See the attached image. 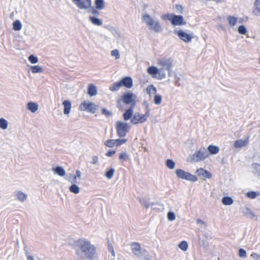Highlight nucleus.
Wrapping results in <instances>:
<instances>
[{
  "instance_id": "obj_1",
  "label": "nucleus",
  "mask_w": 260,
  "mask_h": 260,
  "mask_svg": "<svg viewBox=\"0 0 260 260\" xmlns=\"http://www.w3.org/2000/svg\"><path fill=\"white\" fill-rule=\"evenodd\" d=\"M72 1L79 9L89 12L93 15L98 14V10H102L105 8L104 0H94V7L92 6V0Z\"/></svg>"
},
{
  "instance_id": "obj_2",
  "label": "nucleus",
  "mask_w": 260,
  "mask_h": 260,
  "mask_svg": "<svg viewBox=\"0 0 260 260\" xmlns=\"http://www.w3.org/2000/svg\"><path fill=\"white\" fill-rule=\"evenodd\" d=\"M81 177V172L79 170H77L75 174H70L68 176L67 180L71 184L69 187L70 192L75 194L80 192L81 187L79 184H80Z\"/></svg>"
},
{
  "instance_id": "obj_3",
  "label": "nucleus",
  "mask_w": 260,
  "mask_h": 260,
  "mask_svg": "<svg viewBox=\"0 0 260 260\" xmlns=\"http://www.w3.org/2000/svg\"><path fill=\"white\" fill-rule=\"evenodd\" d=\"M73 248L81 258H91L95 253L93 245H74Z\"/></svg>"
},
{
  "instance_id": "obj_4",
  "label": "nucleus",
  "mask_w": 260,
  "mask_h": 260,
  "mask_svg": "<svg viewBox=\"0 0 260 260\" xmlns=\"http://www.w3.org/2000/svg\"><path fill=\"white\" fill-rule=\"evenodd\" d=\"M142 21L145 23L150 30L158 33L162 31L163 28L158 20L153 19L149 14H144L142 15Z\"/></svg>"
},
{
  "instance_id": "obj_5",
  "label": "nucleus",
  "mask_w": 260,
  "mask_h": 260,
  "mask_svg": "<svg viewBox=\"0 0 260 260\" xmlns=\"http://www.w3.org/2000/svg\"><path fill=\"white\" fill-rule=\"evenodd\" d=\"M161 18L164 20H168L170 21L174 26L184 25L186 24V21L182 15L168 13L162 15Z\"/></svg>"
},
{
  "instance_id": "obj_6",
  "label": "nucleus",
  "mask_w": 260,
  "mask_h": 260,
  "mask_svg": "<svg viewBox=\"0 0 260 260\" xmlns=\"http://www.w3.org/2000/svg\"><path fill=\"white\" fill-rule=\"evenodd\" d=\"M133 253L140 259L151 260L152 257L145 249L141 248V245H131Z\"/></svg>"
},
{
  "instance_id": "obj_7",
  "label": "nucleus",
  "mask_w": 260,
  "mask_h": 260,
  "mask_svg": "<svg viewBox=\"0 0 260 260\" xmlns=\"http://www.w3.org/2000/svg\"><path fill=\"white\" fill-rule=\"evenodd\" d=\"M79 108L82 112L94 114L97 111L99 107L95 103L89 100H85L81 103Z\"/></svg>"
},
{
  "instance_id": "obj_8",
  "label": "nucleus",
  "mask_w": 260,
  "mask_h": 260,
  "mask_svg": "<svg viewBox=\"0 0 260 260\" xmlns=\"http://www.w3.org/2000/svg\"><path fill=\"white\" fill-rule=\"evenodd\" d=\"M177 177L178 178L190 181L191 182H196L198 180V178L191 174L190 173L186 172L182 169H177L175 171Z\"/></svg>"
},
{
  "instance_id": "obj_9",
  "label": "nucleus",
  "mask_w": 260,
  "mask_h": 260,
  "mask_svg": "<svg viewBox=\"0 0 260 260\" xmlns=\"http://www.w3.org/2000/svg\"><path fill=\"white\" fill-rule=\"evenodd\" d=\"M116 128L117 135L120 138L125 137L128 132L129 126L128 123L118 121L116 122Z\"/></svg>"
},
{
  "instance_id": "obj_10",
  "label": "nucleus",
  "mask_w": 260,
  "mask_h": 260,
  "mask_svg": "<svg viewBox=\"0 0 260 260\" xmlns=\"http://www.w3.org/2000/svg\"><path fill=\"white\" fill-rule=\"evenodd\" d=\"M209 155V152L205 148H202L191 156V159L193 161L199 162L205 160Z\"/></svg>"
},
{
  "instance_id": "obj_11",
  "label": "nucleus",
  "mask_w": 260,
  "mask_h": 260,
  "mask_svg": "<svg viewBox=\"0 0 260 260\" xmlns=\"http://www.w3.org/2000/svg\"><path fill=\"white\" fill-rule=\"evenodd\" d=\"M133 85V81L132 78L131 77H125L121 78L119 81L115 82V90H118L122 86L127 88H131Z\"/></svg>"
},
{
  "instance_id": "obj_12",
  "label": "nucleus",
  "mask_w": 260,
  "mask_h": 260,
  "mask_svg": "<svg viewBox=\"0 0 260 260\" xmlns=\"http://www.w3.org/2000/svg\"><path fill=\"white\" fill-rule=\"evenodd\" d=\"M158 64L167 70L169 77L171 76V70L173 66V59L171 58L167 57L161 58L158 60Z\"/></svg>"
},
{
  "instance_id": "obj_13",
  "label": "nucleus",
  "mask_w": 260,
  "mask_h": 260,
  "mask_svg": "<svg viewBox=\"0 0 260 260\" xmlns=\"http://www.w3.org/2000/svg\"><path fill=\"white\" fill-rule=\"evenodd\" d=\"M15 200L18 203L23 204L26 202L28 199V195L26 191L18 189L14 193Z\"/></svg>"
},
{
  "instance_id": "obj_14",
  "label": "nucleus",
  "mask_w": 260,
  "mask_h": 260,
  "mask_svg": "<svg viewBox=\"0 0 260 260\" xmlns=\"http://www.w3.org/2000/svg\"><path fill=\"white\" fill-rule=\"evenodd\" d=\"M136 98L135 95L132 92H126L122 95L121 100L125 105H131V106L134 105V107H135Z\"/></svg>"
},
{
  "instance_id": "obj_15",
  "label": "nucleus",
  "mask_w": 260,
  "mask_h": 260,
  "mask_svg": "<svg viewBox=\"0 0 260 260\" xmlns=\"http://www.w3.org/2000/svg\"><path fill=\"white\" fill-rule=\"evenodd\" d=\"M174 34L178 36L179 38L185 43H189L191 41L193 37L191 34H187L182 30H174Z\"/></svg>"
},
{
  "instance_id": "obj_16",
  "label": "nucleus",
  "mask_w": 260,
  "mask_h": 260,
  "mask_svg": "<svg viewBox=\"0 0 260 260\" xmlns=\"http://www.w3.org/2000/svg\"><path fill=\"white\" fill-rule=\"evenodd\" d=\"M72 102L68 99L63 100L61 103L63 113L68 118L70 116L72 107Z\"/></svg>"
},
{
  "instance_id": "obj_17",
  "label": "nucleus",
  "mask_w": 260,
  "mask_h": 260,
  "mask_svg": "<svg viewBox=\"0 0 260 260\" xmlns=\"http://www.w3.org/2000/svg\"><path fill=\"white\" fill-rule=\"evenodd\" d=\"M27 71L31 74H41L44 72V69L42 66L39 64L27 65Z\"/></svg>"
},
{
  "instance_id": "obj_18",
  "label": "nucleus",
  "mask_w": 260,
  "mask_h": 260,
  "mask_svg": "<svg viewBox=\"0 0 260 260\" xmlns=\"http://www.w3.org/2000/svg\"><path fill=\"white\" fill-rule=\"evenodd\" d=\"M26 110L31 113H36L39 110V104L35 102H29L26 104Z\"/></svg>"
},
{
  "instance_id": "obj_19",
  "label": "nucleus",
  "mask_w": 260,
  "mask_h": 260,
  "mask_svg": "<svg viewBox=\"0 0 260 260\" xmlns=\"http://www.w3.org/2000/svg\"><path fill=\"white\" fill-rule=\"evenodd\" d=\"M131 122L133 124H137L139 123H143L145 122L142 114L139 113H135L132 118H131Z\"/></svg>"
},
{
  "instance_id": "obj_20",
  "label": "nucleus",
  "mask_w": 260,
  "mask_h": 260,
  "mask_svg": "<svg viewBox=\"0 0 260 260\" xmlns=\"http://www.w3.org/2000/svg\"><path fill=\"white\" fill-rule=\"evenodd\" d=\"M196 173L198 176H201L204 178L210 179L212 177V175L210 172L203 168H200L196 170Z\"/></svg>"
},
{
  "instance_id": "obj_21",
  "label": "nucleus",
  "mask_w": 260,
  "mask_h": 260,
  "mask_svg": "<svg viewBox=\"0 0 260 260\" xmlns=\"http://www.w3.org/2000/svg\"><path fill=\"white\" fill-rule=\"evenodd\" d=\"M52 171L55 174L60 177H64L66 175V171L64 168L61 166L53 167L52 168Z\"/></svg>"
},
{
  "instance_id": "obj_22",
  "label": "nucleus",
  "mask_w": 260,
  "mask_h": 260,
  "mask_svg": "<svg viewBox=\"0 0 260 260\" xmlns=\"http://www.w3.org/2000/svg\"><path fill=\"white\" fill-rule=\"evenodd\" d=\"M135 107L134 105H132L129 108L126 110L125 112L123 114V117L124 120L127 121L130 118H132L133 115V109Z\"/></svg>"
},
{
  "instance_id": "obj_23",
  "label": "nucleus",
  "mask_w": 260,
  "mask_h": 260,
  "mask_svg": "<svg viewBox=\"0 0 260 260\" xmlns=\"http://www.w3.org/2000/svg\"><path fill=\"white\" fill-rule=\"evenodd\" d=\"M87 94L90 97H92L97 95V87L92 84H90L88 87Z\"/></svg>"
},
{
  "instance_id": "obj_24",
  "label": "nucleus",
  "mask_w": 260,
  "mask_h": 260,
  "mask_svg": "<svg viewBox=\"0 0 260 260\" xmlns=\"http://www.w3.org/2000/svg\"><path fill=\"white\" fill-rule=\"evenodd\" d=\"M23 27L22 22L19 20H15L12 23V28L14 31H20Z\"/></svg>"
},
{
  "instance_id": "obj_25",
  "label": "nucleus",
  "mask_w": 260,
  "mask_h": 260,
  "mask_svg": "<svg viewBox=\"0 0 260 260\" xmlns=\"http://www.w3.org/2000/svg\"><path fill=\"white\" fill-rule=\"evenodd\" d=\"M147 72L149 75H151L153 77L157 78V75H158V72H159V70L158 68L154 66H151L147 69Z\"/></svg>"
},
{
  "instance_id": "obj_26",
  "label": "nucleus",
  "mask_w": 260,
  "mask_h": 260,
  "mask_svg": "<svg viewBox=\"0 0 260 260\" xmlns=\"http://www.w3.org/2000/svg\"><path fill=\"white\" fill-rule=\"evenodd\" d=\"M248 143L247 140H238L235 141L234 146L236 148H242L246 146Z\"/></svg>"
},
{
  "instance_id": "obj_27",
  "label": "nucleus",
  "mask_w": 260,
  "mask_h": 260,
  "mask_svg": "<svg viewBox=\"0 0 260 260\" xmlns=\"http://www.w3.org/2000/svg\"><path fill=\"white\" fill-rule=\"evenodd\" d=\"M207 149L209 154L210 153L212 155L218 153L220 150V149L218 146L213 145H210L208 147Z\"/></svg>"
},
{
  "instance_id": "obj_28",
  "label": "nucleus",
  "mask_w": 260,
  "mask_h": 260,
  "mask_svg": "<svg viewBox=\"0 0 260 260\" xmlns=\"http://www.w3.org/2000/svg\"><path fill=\"white\" fill-rule=\"evenodd\" d=\"M89 21L93 24L98 26H101L103 24L102 20L94 16H90L89 17Z\"/></svg>"
},
{
  "instance_id": "obj_29",
  "label": "nucleus",
  "mask_w": 260,
  "mask_h": 260,
  "mask_svg": "<svg viewBox=\"0 0 260 260\" xmlns=\"http://www.w3.org/2000/svg\"><path fill=\"white\" fill-rule=\"evenodd\" d=\"M27 59L28 62L30 63L29 65L37 64L39 61L38 57L34 54L29 55Z\"/></svg>"
},
{
  "instance_id": "obj_30",
  "label": "nucleus",
  "mask_w": 260,
  "mask_h": 260,
  "mask_svg": "<svg viewBox=\"0 0 260 260\" xmlns=\"http://www.w3.org/2000/svg\"><path fill=\"white\" fill-rule=\"evenodd\" d=\"M243 213L245 216H247V217H249L251 219L255 217L256 220L257 219V217L256 215L253 212H252L251 210L248 208H246L243 210Z\"/></svg>"
},
{
  "instance_id": "obj_31",
  "label": "nucleus",
  "mask_w": 260,
  "mask_h": 260,
  "mask_svg": "<svg viewBox=\"0 0 260 260\" xmlns=\"http://www.w3.org/2000/svg\"><path fill=\"white\" fill-rule=\"evenodd\" d=\"M158 70L159 72H158V76L157 78L159 80L164 79L166 76V71H167V70L162 67L159 68Z\"/></svg>"
},
{
  "instance_id": "obj_32",
  "label": "nucleus",
  "mask_w": 260,
  "mask_h": 260,
  "mask_svg": "<svg viewBox=\"0 0 260 260\" xmlns=\"http://www.w3.org/2000/svg\"><path fill=\"white\" fill-rule=\"evenodd\" d=\"M9 126V122L7 120L4 118H0V128L3 130L8 129Z\"/></svg>"
},
{
  "instance_id": "obj_33",
  "label": "nucleus",
  "mask_w": 260,
  "mask_h": 260,
  "mask_svg": "<svg viewBox=\"0 0 260 260\" xmlns=\"http://www.w3.org/2000/svg\"><path fill=\"white\" fill-rule=\"evenodd\" d=\"M221 202L223 205H226V206H229V205H232L234 201L231 197H224L222 199Z\"/></svg>"
},
{
  "instance_id": "obj_34",
  "label": "nucleus",
  "mask_w": 260,
  "mask_h": 260,
  "mask_svg": "<svg viewBox=\"0 0 260 260\" xmlns=\"http://www.w3.org/2000/svg\"><path fill=\"white\" fill-rule=\"evenodd\" d=\"M140 202L146 208H148L150 207H152L153 205H154V203H150L147 200L145 199L144 198H142L140 199Z\"/></svg>"
},
{
  "instance_id": "obj_35",
  "label": "nucleus",
  "mask_w": 260,
  "mask_h": 260,
  "mask_svg": "<svg viewBox=\"0 0 260 260\" xmlns=\"http://www.w3.org/2000/svg\"><path fill=\"white\" fill-rule=\"evenodd\" d=\"M156 88L153 85H150L146 88V92L150 95L151 93L155 94L156 93Z\"/></svg>"
},
{
  "instance_id": "obj_36",
  "label": "nucleus",
  "mask_w": 260,
  "mask_h": 260,
  "mask_svg": "<svg viewBox=\"0 0 260 260\" xmlns=\"http://www.w3.org/2000/svg\"><path fill=\"white\" fill-rule=\"evenodd\" d=\"M259 196V192L258 191H248L246 193V196L251 199H254L256 198V197Z\"/></svg>"
},
{
  "instance_id": "obj_37",
  "label": "nucleus",
  "mask_w": 260,
  "mask_h": 260,
  "mask_svg": "<svg viewBox=\"0 0 260 260\" xmlns=\"http://www.w3.org/2000/svg\"><path fill=\"white\" fill-rule=\"evenodd\" d=\"M166 165L168 168L172 170L175 167V162L171 159H168L166 161Z\"/></svg>"
},
{
  "instance_id": "obj_38",
  "label": "nucleus",
  "mask_w": 260,
  "mask_h": 260,
  "mask_svg": "<svg viewBox=\"0 0 260 260\" xmlns=\"http://www.w3.org/2000/svg\"><path fill=\"white\" fill-rule=\"evenodd\" d=\"M229 23L231 26H233L236 25L237 22V18L234 16H229L228 17Z\"/></svg>"
},
{
  "instance_id": "obj_39",
  "label": "nucleus",
  "mask_w": 260,
  "mask_h": 260,
  "mask_svg": "<svg viewBox=\"0 0 260 260\" xmlns=\"http://www.w3.org/2000/svg\"><path fill=\"white\" fill-rule=\"evenodd\" d=\"M101 113L103 115L105 116L109 117L112 116L113 113L112 111L108 110L105 108H103L101 109Z\"/></svg>"
},
{
  "instance_id": "obj_40",
  "label": "nucleus",
  "mask_w": 260,
  "mask_h": 260,
  "mask_svg": "<svg viewBox=\"0 0 260 260\" xmlns=\"http://www.w3.org/2000/svg\"><path fill=\"white\" fill-rule=\"evenodd\" d=\"M119 159L122 161H126L128 159V155L126 152L123 151L119 154Z\"/></svg>"
},
{
  "instance_id": "obj_41",
  "label": "nucleus",
  "mask_w": 260,
  "mask_h": 260,
  "mask_svg": "<svg viewBox=\"0 0 260 260\" xmlns=\"http://www.w3.org/2000/svg\"><path fill=\"white\" fill-rule=\"evenodd\" d=\"M162 101V97L160 95L155 94L154 97V103L156 105H159L161 104Z\"/></svg>"
},
{
  "instance_id": "obj_42",
  "label": "nucleus",
  "mask_w": 260,
  "mask_h": 260,
  "mask_svg": "<svg viewBox=\"0 0 260 260\" xmlns=\"http://www.w3.org/2000/svg\"><path fill=\"white\" fill-rule=\"evenodd\" d=\"M127 142L126 139H115V145L119 146Z\"/></svg>"
},
{
  "instance_id": "obj_43",
  "label": "nucleus",
  "mask_w": 260,
  "mask_h": 260,
  "mask_svg": "<svg viewBox=\"0 0 260 260\" xmlns=\"http://www.w3.org/2000/svg\"><path fill=\"white\" fill-rule=\"evenodd\" d=\"M238 31L240 34L245 35L247 32V29L244 25H241L238 27Z\"/></svg>"
},
{
  "instance_id": "obj_44",
  "label": "nucleus",
  "mask_w": 260,
  "mask_h": 260,
  "mask_svg": "<svg viewBox=\"0 0 260 260\" xmlns=\"http://www.w3.org/2000/svg\"><path fill=\"white\" fill-rule=\"evenodd\" d=\"M114 174V170L113 169H110L105 173V176L108 179H111Z\"/></svg>"
},
{
  "instance_id": "obj_45",
  "label": "nucleus",
  "mask_w": 260,
  "mask_h": 260,
  "mask_svg": "<svg viewBox=\"0 0 260 260\" xmlns=\"http://www.w3.org/2000/svg\"><path fill=\"white\" fill-rule=\"evenodd\" d=\"M104 144L105 146L107 148H112L114 146V140L111 139L106 140Z\"/></svg>"
},
{
  "instance_id": "obj_46",
  "label": "nucleus",
  "mask_w": 260,
  "mask_h": 260,
  "mask_svg": "<svg viewBox=\"0 0 260 260\" xmlns=\"http://www.w3.org/2000/svg\"><path fill=\"white\" fill-rule=\"evenodd\" d=\"M167 217L168 218V220L173 221H174L176 218V216L175 213L173 212L170 211L167 214Z\"/></svg>"
},
{
  "instance_id": "obj_47",
  "label": "nucleus",
  "mask_w": 260,
  "mask_h": 260,
  "mask_svg": "<svg viewBox=\"0 0 260 260\" xmlns=\"http://www.w3.org/2000/svg\"><path fill=\"white\" fill-rule=\"evenodd\" d=\"M238 254L239 256L242 258L246 257L247 256V253L246 250L243 248H240L239 249Z\"/></svg>"
},
{
  "instance_id": "obj_48",
  "label": "nucleus",
  "mask_w": 260,
  "mask_h": 260,
  "mask_svg": "<svg viewBox=\"0 0 260 260\" xmlns=\"http://www.w3.org/2000/svg\"><path fill=\"white\" fill-rule=\"evenodd\" d=\"M146 109H147L146 112L144 114H142V116L144 117V119H145V121L147 120L148 117L149 116L150 110L148 107V105H147V106H146Z\"/></svg>"
},
{
  "instance_id": "obj_49",
  "label": "nucleus",
  "mask_w": 260,
  "mask_h": 260,
  "mask_svg": "<svg viewBox=\"0 0 260 260\" xmlns=\"http://www.w3.org/2000/svg\"><path fill=\"white\" fill-rule=\"evenodd\" d=\"M254 6L255 7V10L257 11H260V1L256 0L254 2Z\"/></svg>"
},
{
  "instance_id": "obj_50",
  "label": "nucleus",
  "mask_w": 260,
  "mask_h": 260,
  "mask_svg": "<svg viewBox=\"0 0 260 260\" xmlns=\"http://www.w3.org/2000/svg\"><path fill=\"white\" fill-rule=\"evenodd\" d=\"M26 255L27 260H35L33 255L26 250Z\"/></svg>"
},
{
  "instance_id": "obj_51",
  "label": "nucleus",
  "mask_w": 260,
  "mask_h": 260,
  "mask_svg": "<svg viewBox=\"0 0 260 260\" xmlns=\"http://www.w3.org/2000/svg\"><path fill=\"white\" fill-rule=\"evenodd\" d=\"M252 168L256 171H260V165L257 163H253L252 165Z\"/></svg>"
},
{
  "instance_id": "obj_52",
  "label": "nucleus",
  "mask_w": 260,
  "mask_h": 260,
  "mask_svg": "<svg viewBox=\"0 0 260 260\" xmlns=\"http://www.w3.org/2000/svg\"><path fill=\"white\" fill-rule=\"evenodd\" d=\"M178 246L179 248L184 251H186L188 247V245H178Z\"/></svg>"
},
{
  "instance_id": "obj_53",
  "label": "nucleus",
  "mask_w": 260,
  "mask_h": 260,
  "mask_svg": "<svg viewBox=\"0 0 260 260\" xmlns=\"http://www.w3.org/2000/svg\"><path fill=\"white\" fill-rule=\"evenodd\" d=\"M99 158L97 156H93L92 158L91 163L92 164H96L98 162Z\"/></svg>"
},
{
  "instance_id": "obj_54",
  "label": "nucleus",
  "mask_w": 260,
  "mask_h": 260,
  "mask_svg": "<svg viewBox=\"0 0 260 260\" xmlns=\"http://www.w3.org/2000/svg\"><path fill=\"white\" fill-rule=\"evenodd\" d=\"M113 154H114V151L111 149H109V150H108L106 153V155L107 156H109V157L112 156V155Z\"/></svg>"
},
{
  "instance_id": "obj_55",
  "label": "nucleus",
  "mask_w": 260,
  "mask_h": 260,
  "mask_svg": "<svg viewBox=\"0 0 260 260\" xmlns=\"http://www.w3.org/2000/svg\"><path fill=\"white\" fill-rule=\"evenodd\" d=\"M251 256L252 257V258L256 259H258L260 258V255H259L256 253H252L251 254Z\"/></svg>"
},
{
  "instance_id": "obj_56",
  "label": "nucleus",
  "mask_w": 260,
  "mask_h": 260,
  "mask_svg": "<svg viewBox=\"0 0 260 260\" xmlns=\"http://www.w3.org/2000/svg\"><path fill=\"white\" fill-rule=\"evenodd\" d=\"M120 58V54L119 52V50L117 49H115V58L119 59Z\"/></svg>"
},
{
  "instance_id": "obj_57",
  "label": "nucleus",
  "mask_w": 260,
  "mask_h": 260,
  "mask_svg": "<svg viewBox=\"0 0 260 260\" xmlns=\"http://www.w3.org/2000/svg\"><path fill=\"white\" fill-rule=\"evenodd\" d=\"M176 9L178 11H179L181 13H182L183 11V7L181 5H176Z\"/></svg>"
},
{
  "instance_id": "obj_58",
  "label": "nucleus",
  "mask_w": 260,
  "mask_h": 260,
  "mask_svg": "<svg viewBox=\"0 0 260 260\" xmlns=\"http://www.w3.org/2000/svg\"><path fill=\"white\" fill-rule=\"evenodd\" d=\"M77 243H86L87 241L85 239H79L77 241Z\"/></svg>"
},
{
  "instance_id": "obj_59",
  "label": "nucleus",
  "mask_w": 260,
  "mask_h": 260,
  "mask_svg": "<svg viewBox=\"0 0 260 260\" xmlns=\"http://www.w3.org/2000/svg\"><path fill=\"white\" fill-rule=\"evenodd\" d=\"M197 223L198 224H204L205 222L202 220H201L200 219H198L197 220Z\"/></svg>"
},
{
  "instance_id": "obj_60",
  "label": "nucleus",
  "mask_w": 260,
  "mask_h": 260,
  "mask_svg": "<svg viewBox=\"0 0 260 260\" xmlns=\"http://www.w3.org/2000/svg\"><path fill=\"white\" fill-rule=\"evenodd\" d=\"M109 250L111 251V253L112 255H114V250L113 249H111L112 248V245H111V246L109 248Z\"/></svg>"
},
{
  "instance_id": "obj_61",
  "label": "nucleus",
  "mask_w": 260,
  "mask_h": 260,
  "mask_svg": "<svg viewBox=\"0 0 260 260\" xmlns=\"http://www.w3.org/2000/svg\"><path fill=\"white\" fill-rule=\"evenodd\" d=\"M179 244H187V242L186 241H182Z\"/></svg>"
},
{
  "instance_id": "obj_62",
  "label": "nucleus",
  "mask_w": 260,
  "mask_h": 260,
  "mask_svg": "<svg viewBox=\"0 0 260 260\" xmlns=\"http://www.w3.org/2000/svg\"><path fill=\"white\" fill-rule=\"evenodd\" d=\"M212 1H214L216 2L217 3H218L221 2V0H212Z\"/></svg>"
},
{
  "instance_id": "obj_63",
  "label": "nucleus",
  "mask_w": 260,
  "mask_h": 260,
  "mask_svg": "<svg viewBox=\"0 0 260 260\" xmlns=\"http://www.w3.org/2000/svg\"><path fill=\"white\" fill-rule=\"evenodd\" d=\"M111 55H112V56H114V50H113V51H112L111 52Z\"/></svg>"
},
{
  "instance_id": "obj_64",
  "label": "nucleus",
  "mask_w": 260,
  "mask_h": 260,
  "mask_svg": "<svg viewBox=\"0 0 260 260\" xmlns=\"http://www.w3.org/2000/svg\"><path fill=\"white\" fill-rule=\"evenodd\" d=\"M144 104L146 105V106H147V105H148L147 103V102H144Z\"/></svg>"
}]
</instances>
